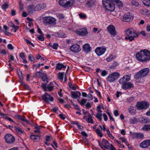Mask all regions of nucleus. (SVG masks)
<instances>
[{
    "label": "nucleus",
    "instance_id": "obj_1",
    "mask_svg": "<svg viewBox=\"0 0 150 150\" xmlns=\"http://www.w3.org/2000/svg\"><path fill=\"white\" fill-rule=\"evenodd\" d=\"M136 57L138 61L145 62L150 60V52L147 49L141 50L136 54Z\"/></svg>",
    "mask_w": 150,
    "mask_h": 150
},
{
    "label": "nucleus",
    "instance_id": "obj_2",
    "mask_svg": "<svg viewBox=\"0 0 150 150\" xmlns=\"http://www.w3.org/2000/svg\"><path fill=\"white\" fill-rule=\"evenodd\" d=\"M125 34L127 36L125 38H137L140 34L144 36H145L146 35L144 31H142L141 32H139L132 29H127L125 30Z\"/></svg>",
    "mask_w": 150,
    "mask_h": 150
},
{
    "label": "nucleus",
    "instance_id": "obj_3",
    "mask_svg": "<svg viewBox=\"0 0 150 150\" xmlns=\"http://www.w3.org/2000/svg\"><path fill=\"white\" fill-rule=\"evenodd\" d=\"M102 2L103 7L105 10L111 12L115 10V4L111 0H103Z\"/></svg>",
    "mask_w": 150,
    "mask_h": 150
},
{
    "label": "nucleus",
    "instance_id": "obj_4",
    "mask_svg": "<svg viewBox=\"0 0 150 150\" xmlns=\"http://www.w3.org/2000/svg\"><path fill=\"white\" fill-rule=\"evenodd\" d=\"M43 23L45 25H53L56 23V19L51 16H45L42 17Z\"/></svg>",
    "mask_w": 150,
    "mask_h": 150
},
{
    "label": "nucleus",
    "instance_id": "obj_5",
    "mask_svg": "<svg viewBox=\"0 0 150 150\" xmlns=\"http://www.w3.org/2000/svg\"><path fill=\"white\" fill-rule=\"evenodd\" d=\"M150 70L148 68H144L138 72L135 75V78L138 79L146 76L149 72Z\"/></svg>",
    "mask_w": 150,
    "mask_h": 150
},
{
    "label": "nucleus",
    "instance_id": "obj_6",
    "mask_svg": "<svg viewBox=\"0 0 150 150\" xmlns=\"http://www.w3.org/2000/svg\"><path fill=\"white\" fill-rule=\"evenodd\" d=\"M120 74L117 72H115L110 74L107 78L108 81L110 83L112 82L119 78Z\"/></svg>",
    "mask_w": 150,
    "mask_h": 150
},
{
    "label": "nucleus",
    "instance_id": "obj_7",
    "mask_svg": "<svg viewBox=\"0 0 150 150\" xmlns=\"http://www.w3.org/2000/svg\"><path fill=\"white\" fill-rule=\"evenodd\" d=\"M59 4L64 8H68L73 5L72 0H59Z\"/></svg>",
    "mask_w": 150,
    "mask_h": 150
},
{
    "label": "nucleus",
    "instance_id": "obj_8",
    "mask_svg": "<svg viewBox=\"0 0 150 150\" xmlns=\"http://www.w3.org/2000/svg\"><path fill=\"white\" fill-rule=\"evenodd\" d=\"M149 105L148 102L144 101L142 102H137L136 107L138 110H141L143 109H147L149 108Z\"/></svg>",
    "mask_w": 150,
    "mask_h": 150
},
{
    "label": "nucleus",
    "instance_id": "obj_9",
    "mask_svg": "<svg viewBox=\"0 0 150 150\" xmlns=\"http://www.w3.org/2000/svg\"><path fill=\"white\" fill-rule=\"evenodd\" d=\"M98 144L101 149H103V147L107 149H109L111 144H110L108 141L105 139H103L102 141V143L99 140L98 141Z\"/></svg>",
    "mask_w": 150,
    "mask_h": 150
},
{
    "label": "nucleus",
    "instance_id": "obj_10",
    "mask_svg": "<svg viewBox=\"0 0 150 150\" xmlns=\"http://www.w3.org/2000/svg\"><path fill=\"white\" fill-rule=\"evenodd\" d=\"M75 32L76 34L81 36H86L88 34V32L86 28L76 30L75 31Z\"/></svg>",
    "mask_w": 150,
    "mask_h": 150
},
{
    "label": "nucleus",
    "instance_id": "obj_11",
    "mask_svg": "<svg viewBox=\"0 0 150 150\" xmlns=\"http://www.w3.org/2000/svg\"><path fill=\"white\" fill-rule=\"evenodd\" d=\"M4 138L6 142L9 144L13 143L15 140L14 137L10 134H6Z\"/></svg>",
    "mask_w": 150,
    "mask_h": 150
},
{
    "label": "nucleus",
    "instance_id": "obj_12",
    "mask_svg": "<svg viewBox=\"0 0 150 150\" xmlns=\"http://www.w3.org/2000/svg\"><path fill=\"white\" fill-rule=\"evenodd\" d=\"M133 18V17L129 12L125 14L122 17L121 20L123 21L129 22Z\"/></svg>",
    "mask_w": 150,
    "mask_h": 150
},
{
    "label": "nucleus",
    "instance_id": "obj_13",
    "mask_svg": "<svg viewBox=\"0 0 150 150\" xmlns=\"http://www.w3.org/2000/svg\"><path fill=\"white\" fill-rule=\"evenodd\" d=\"M69 49L71 51L74 53H77L79 52L81 50L79 45L77 44H74L70 47Z\"/></svg>",
    "mask_w": 150,
    "mask_h": 150
},
{
    "label": "nucleus",
    "instance_id": "obj_14",
    "mask_svg": "<svg viewBox=\"0 0 150 150\" xmlns=\"http://www.w3.org/2000/svg\"><path fill=\"white\" fill-rule=\"evenodd\" d=\"M106 50L105 47H98L95 49V52L98 56H100L103 54Z\"/></svg>",
    "mask_w": 150,
    "mask_h": 150
},
{
    "label": "nucleus",
    "instance_id": "obj_15",
    "mask_svg": "<svg viewBox=\"0 0 150 150\" xmlns=\"http://www.w3.org/2000/svg\"><path fill=\"white\" fill-rule=\"evenodd\" d=\"M43 100L47 103H49V101H53V98L47 93H45L42 96Z\"/></svg>",
    "mask_w": 150,
    "mask_h": 150
},
{
    "label": "nucleus",
    "instance_id": "obj_16",
    "mask_svg": "<svg viewBox=\"0 0 150 150\" xmlns=\"http://www.w3.org/2000/svg\"><path fill=\"white\" fill-rule=\"evenodd\" d=\"M108 31L113 37H115L117 34V32L115 27L113 25H110L107 27Z\"/></svg>",
    "mask_w": 150,
    "mask_h": 150
},
{
    "label": "nucleus",
    "instance_id": "obj_17",
    "mask_svg": "<svg viewBox=\"0 0 150 150\" xmlns=\"http://www.w3.org/2000/svg\"><path fill=\"white\" fill-rule=\"evenodd\" d=\"M122 84V88L125 90L134 87L133 84L130 82H124Z\"/></svg>",
    "mask_w": 150,
    "mask_h": 150
},
{
    "label": "nucleus",
    "instance_id": "obj_18",
    "mask_svg": "<svg viewBox=\"0 0 150 150\" xmlns=\"http://www.w3.org/2000/svg\"><path fill=\"white\" fill-rule=\"evenodd\" d=\"M150 146V139L146 140L142 142L140 144L139 146L142 148H147Z\"/></svg>",
    "mask_w": 150,
    "mask_h": 150
},
{
    "label": "nucleus",
    "instance_id": "obj_19",
    "mask_svg": "<svg viewBox=\"0 0 150 150\" xmlns=\"http://www.w3.org/2000/svg\"><path fill=\"white\" fill-rule=\"evenodd\" d=\"M131 75H126L121 78L119 81L120 83H123V82L127 81L130 79Z\"/></svg>",
    "mask_w": 150,
    "mask_h": 150
},
{
    "label": "nucleus",
    "instance_id": "obj_20",
    "mask_svg": "<svg viewBox=\"0 0 150 150\" xmlns=\"http://www.w3.org/2000/svg\"><path fill=\"white\" fill-rule=\"evenodd\" d=\"M83 51L86 53H88L91 51V47L89 45L86 44L83 46Z\"/></svg>",
    "mask_w": 150,
    "mask_h": 150
},
{
    "label": "nucleus",
    "instance_id": "obj_21",
    "mask_svg": "<svg viewBox=\"0 0 150 150\" xmlns=\"http://www.w3.org/2000/svg\"><path fill=\"white\" fill-rule=\"evenodd\" d=\"M36 8V6L34 5H31L28 7L27 10L29 13L32 14L34 11H37V10H35Z\"/></svg>",
    "mask_w": 150,
    "mask_h": 150
},
{
    "label": "nucleus",
    "instance_id": "obj_22",
    "mask_svg": "<svg viewBox=\"0 0 150 150\" xmlns=\"http://www.w3.org/2000/svg\"><path fill=\"white\" fill-rule=\"evenodd\" d=\"M46 5L45 3H40L36 6V8L35 9L37 11L41 10L45 8L46 7Z\"/></svg>",
    "mask_w": 150,
    "mask_h": 150
},
{
    "label": "nucleus",
    "instance_id": "obj_23",
    "mask_svg": "<svg viewBox=\"0 0 150 150\" xmlns=\"http://www.w3.org/2000/svg\"><path fill=\"white\" fill-rule=\"evenodd\" d=\"M95 2V0H88L86 5L88 8H91L93 6Z\"/></svg>",
    "mask_w": 150,
    "mask_h": 150
},
{
    "label": "nucleus",
    "instance_id": "obj_24",
    "mask_svg": "<svg viewBox=\"0 0 150 150\" xmlns=\"http://www.w3.org/2000/svg\"><path fill=\"white\" fill-rule=\"evenodd\" d=\"M30 137L32 139L36 142H38L40 139V136L38 135H31Z\"/></svg>",
    "mask_w": 150,
    "mask_h": 150
},
{
    "label": "nucleus",
    "instance_id": "obj_25",
    "mask_svg": "<svg viewBox=\"0 0 150 150\" xmlns=\"http://www.w3.org/2000/svg\"><path fill=\"white\" fill-rule=\"evenodd\" d=\"M88 117L86 119L85 118L86 117V116H84L83 117V119H86V120L89 123H91L93 124L94 122L93 121V119L92 118V117L91 115L89 113H88Z\"/></svg>",
    "mask_w": 150,
    "mask_h": 150
},
{
    "label": "nucleus",
    "instance_id": "obj_26",
    "mask_svg": "<svg viewBox=\"0 0 150 150\" xmlns=\"http://www.w3.org/2000/svg\"><path fill=\"white\" fill-rule=\"evenodd\" d=\"M34 129H35V130H34V132L37 134L38 135H39L41 134V132L40 131V130L41 127L40 126H39L38 125L34 126Z\"/></svg>",
    "mask_w": 150,
    "mask_h": 150
},
{
    "label": "nucleus",
    "instance_id": "obj_27",
    "mask_svg": "<svg viewBox=\"0 0 150 150\" xmlns=\"http://www.w3.org/2000/svg\"><path fill=\"white\" fill-rule=\"evenodd\" d=\"M71 95L73 98H76L80 96L81 93L79 91H74L71 93Z\"/></svg>",
    "mask_w": 150,
    "mask_h": 150
},
{
    "label": "nucleus",
    "instance_id": "obj_28",
    "mask_svg": "<svg viewBox=\"0 0 150 150\" xmlns=\"http://www.w3.org/2000/svg\"><path fill=\"white\" fill-rule=\"evenodd\" d=\"M0 116H1L3 118L6 119L10 122L13 123L14 122L10 117H8L6 114L3 113L1 112H0Z\"/></svg>",
    "mask_w": 150,
    "mask_h": 150
},
{
    "label": "nucleus",
    "instance_id": "obj_29",
    "mask_svg": "<svg viewBox=\"0 0 150 150\" xmlns=\"http://www.w3.org/2000/svg\"><path fill=\"white\" fill-rule=\"evenodd\" d=\"M111 1H113V2H115L119 8L122 7L123 4L121 1L120 0H111Z\"/></svg>",
    "mask_w": 150,
    "mask_h": 150
},
{
    "label": "nucleus",
    "instance_id": "obj_30",
    "mask_svg": "<svg viewBox=\"0 0 150 150\" xmlns=\"http://www.w3.org/2000/svg\"><path fill=\"white\" fill-rule=\"evenodd\" d=\"M57 33H53L50 31L47 33L45 35L47 38H50L52 37H56V35H57Z\"/></svg>",
    "mask_w": 150,
    "mask_h": 150
},
{
    "label": "nucleus",
    "instance_id": "obj_31",
    "mask_svg": "<svg viewBox=\"0 0 150 150\" xmlns=\"http://www.w3.org/2000/svg\"><path fill=\"white\" fill-rule=\"evenodd\" d=\"M134 136L138 139H142L144 138V135L143 134L136 133L134 134Z\"/></svg>",
    "mask_w": 150,
    "mask_h": 150
},
{
    "label": "nucleus",
    "instance_id": "obj_32",
    "mask_svg": "<svg viewBox=\"0 0 150 150\" xmlns=\"http://www.w3.org/2000/svg\"><path fill=\"white\" fill-rule=\"evenodd\" d=\"M66 66H65L62 64H60L59 63L57 64L56 67V69L59 70H60L62 68H66Z\"/></svg>",
    "mask_w": 150,
    "mask_h": 150
},
{
    "label": "nucleus",
    "instance_id": "obj_33",
    "mask_svg": "<svg viewBox=\"0 0 150 150\" xmlns=\"http://www.w3.org/2000/svg\"><path fill=\"white\" fill-rule=\"evenodd\" d=\"M41 77L42 79V81L44 82L46 81L47 83L48 82L47 80L48 79V78L47 77L46 74L43 73Z\"/></svg>",
    "mask_w": 150,
    "mask_h": 150
},
{
    "label": "nucleus",
    "instance_id": "obj_34",
    "mask_svg": "<svg viewBox=\"0 0 150 150\" xmlns=\"http://www.w3.org/2000/svg\"><path fill=\"white\" fill-rule=\"evenodd\" d=\"M37 31L39 34V36L37 38H44V34L42 32L41 30L38 27Z\"/></svg>",
    "mask_w": 150,
    "mask_h": 150
},
{
    "label": "nucleus",
    "instance_id": "obj_35",
    "mask_svg": "<svg viewBox=\"0 0 150 150\" xmlns=\"http://www.w3.org/2000/svg\"><path fill=\"white\" fill-rule=\"evenodd\" d=\"M57 35H56V37L58 38H65L66 36L64 33L63 32L57 33Z\"/></svg>",
    "mask_w": 150,
    "mask_h": 150
},
{
    "label": "nucleus",
    "instance_id": "obj_36",
    "mask_svg": "<svg viewBox=\"0 0 150 150\" xmlns=\"http://www.w3.org/2000/svg\"><path fill=\"white\" fill-rule=\"evenodd\" d=\"M15 130L16 131L17 133L19 134H21L23 133V131L22 129L20 127H18L16 126L14 127Z\"/></svg>",
    "mask_w": 150,
    "mask_h": 150
},
{
    "label": "nucleus",
    "instance_id": "obj_37",
    "mask_svg": "<svg viewBox=\"0 0 150 150\" xmlns=\"http://www.w3.org/2000/svg\"><path fill=\"white\" fill-rule=\"evenodd\" d=\"M144 4L147 6H150V0H143Z\"/></svg>",
    "mask_w": 150,
    "mask_h": 150
},
{
    "label": "nucleus",
    "instance_id": "obj_38",
    "mask_svg": "<svg viewBox=\"0 0 150 150\" xmlns=\"http://www.w3.org/2000/svg\"><path fill=\"white\" fill-rule=\"evenodd\" d=\"M142 129L144 130L149 131L150 130V125H145Z\"/></svg>",
    "mask_w": 150,
    "mask_h": 150
},
{
    "label": "nucleus",
    "instance_id": "obj_39",
    "mask_svg": "<svg viewBox=\"0 0 150 150\" xmlns=\"http://www.w3.org/2000/svg\"><path fill=\"white\" fill-rule=\"evenodd\" d=\"M129 112L132 114H134L136 113V111L134 109L133 107L132 106H130L128 109Z\"/></svg>",
    "mask_w": 150,
    "mask_h": 150
},
{
    "label": "nucleus",
    "instance_id": "obj_40",
    "mask_svg": "<svg viewBox=\"0 0 150 150\" xmlns=\"http://www.w3.org/2000/svg\"><path fill=\"white\" fill-rule=\"evenodd\" d=\"M141 121L142 123H149L150 121L149 119L144 117H142V118Z\"/></svg>",
    "mask_w": 150,
    "mask_h": 150
},
{
    "label": "nucleus",
    "instance_id": "obj_41",
    "mask_svg": "<svg viewBox=\"0 0 150 150\" xmlns=\"http://www.w3.org/2000/svg\"><path fill=\"white\" fill-rule=\"evenodd\" d=\"M42 73H41L40 71L37 72L35 74L34 77H41Z\"/></svg>",
    "mask_w": 150,
    "mask_h": 150
},
{
    "label": "nucleus",
    "instance_id": "obj_42",
    "mask_svg": "<svg viewBox=\"0 0 150 150\" xmlns=\"http://www.w3.org/2000/svg\"><path fill=\"white\" fill-rule=\"evenodd\" d=\"M131 2L132 4L136 6H138L139 5V3L135 0H132Z\"/></svg>",
    "mask_w": 150,
    "mask_h": 150
},
{
    "label": "nucleus",
    "instance_id": "obj_43",
    "mask_svg": "<svg viewBox=\"0 0 150 150\" xmlns=\"http://www.w3.org/2000/svg\"><path fill=\"white\" fill-rule=\"evenodd\" d=\"M134 100V98L133 96H131L129 97L127 99V102H131Z\"/></svg>",
    "mask_w": 150,
    "mask_h": 150
},
{
    "label": "nucleus",
    "instance_id": "obj_44",
    "mask_svg": "<svg viewBox=\"0 0 150 150\" xmlns=\"http://www.w3.org/2000/svg\"><path fill=\"white\" fill-rule=\"evenodd\" d=\"M97 134L100 137H102L103 136V134L101 133L99 129H96V130Z\"/></svg>",
    "mask_w": 150,
    "mask_h": 150
},
{
    "label": "nucleus",
    "instance_id": "obj_45",
    "mask_svg": "<svg viewBox=\"0 0 150 150\" xmlns=\"http://www.w3.org/2000/svg\"><path fill=\"white\" fill-rule=\"evenodd\" d=\"M64 72L59 73L58 77L61 80H63V78Z\"/></svg>",
    "mask_w": 150,
    "mask_h": 150
},
{
    "label": "nucleus",
    "instance_id": "obj_46",
    "mask_svg": "<svg viewBox=\"0 0 150 150\" xmlns=\"http://www.w3.org/2000/svg\"><path fill=\"white\" fill-rule=\"evenodd\" d=\"M96 116L97 118L99 119V120L100 121L102 120V115L101 114L98 113L97 115H96Z\"/></svg>",
    "mask_w": 150,
    "mask_h": 150
},
{
    "label": "nucleus",
    "instance_id": "obj_47",
    "mask_svg": "<svg viewBox=\"0 0 150 150\" xmlns=\"http://www.w3.org/2000/svg\"><path fill=\"white\" fill-rule=\"evenodd\" d=\"M79 15L80 18L84 19L86 18V15L84 14L79 13Z\"/></svg>",
    "mask_w": 150,
    "mask_h": 150
},
{
    "label": "nucleus",
    "instance_id": "obj_48",
    "mask_svg": "<svg viewBox=\"0 0 150 150\" xmlns=\"http://www.w3.org/2000/svg\"><path fill=\"white\" fill-rule=\"evenodd\" d=\"M44 65V64H39L38 65H33V68L34 69V68H36V69H37V68H39L40 65L43 66Z\"/></svg>",
    "mask_w": 150,
    "mask_h": 150
},
{
    "label": "nucleus",
    "instance_id": "obj_49",
    "mask_svg": "<svg viewBox=\"0 0 150 150\" xmlns=\"http://www.w3.org/2000/svg\"><path fill=\"white\" fill-rule=\"evenodd\" d=\"M28 59L31 62L34 61V57L31 54H30L28 55Z\"/></svg>",
    "mask_w": 150,
    "mask_h": 150
},
{
    "label": "nucleus",
    "instance_id": "obj_50",
    "mask_svg": "<svg viewBox=\"0 0 150 150\" xmlns=\"http://www.w3.org/2000/svg\"><path fill=\"white\" fill-rule=\"evenodd\" d=\"M13 28L11 29V31H14L16 32V31L18 30L19 27L18 26H16L14 27H13Z\"/></svg>",
    "mask_w": 150,
    "mask_h": 150
},
{
    "label": "nucleus",
    "instance_id": "obj_51",
    "mask_svg": "<svg viewBox=\"0 0 150 150\" xmlns=\"http://www.w3.org/2000/svg\"><path fill=\"white\" fill-rule=\"evenodd\" d=\"M108 74V72L105 70H104L102 71L101 73V75L103 76H105Z\"/></svg>",
    "mask_w": 150,
    "mask_h": 150
},
{
    "label": "nucleus",
    "instance_id": "obj_52",
    "mask_svg": "<svg viewBox=\"0 0 150 150\" xmlns=\"http://www.w3.org/2000/svg\"><path fill=\"white\" fill-rule=\"evenodd\" d=\"M69 87L72 90H76V88L73 86V85L70 83H69Z\"/></svg>",
    "mask_w": 150,
    "mask_h": 150
},
{
    "label": "nucleus",
    "instance_id": "obj_53",
    "mask_svg": "<svg viewBox=\"0 0 150 150\" xmlns=\"http://www.w3.org/2000/svg\"><path fill=\"white\" fill-rule=\"evenodd\" d=\"M120 139L123 142L125 143L126 145L127 144V141L125 139V138L122 137L120 138Z\"/></svg>",
    "mask_w": 150,
    "mask_h": 150
},
{
    "label": "nucleus",
    "instance_id": "obj_54",
    "mask_svg": "<svg viewBox=\"0 0 150 150\" xmlns=\"http://www.w3.org/2000/svg\"><path fill=\"white\" fill-rule=\"evenodd\" d=\"M8 7V5L7 4H5L2 5V8L4 10H5Z\"/></svg>",
    "mask_w": 150,
    "mask_h": 150
},
{
    "label": "nucleus",
    "instance_id": "obj_55",
    "mask_svg": "<svg viewBox=\"0 0 150 150\" xmlns=\"http://www.w3.org/2000/svg\"><path fill=\"white\" fill-rule=\"evenodd\" d=\"M25 40L26 42L27 43V44H30L32 46L34 47V45L29 40H28L26 39H24Z\"/></svg>",
    "mask_w": 150,
    "mask_h": 150
},
{
    "label": "nucleus",
    "instance_id": "obj_56",
    "mask_svg": "<svg viewBox=\"0 0 150 150\" xmlns=\"http://www.w3.org/2000/svg\"><path fill=\"white\" fill-rule=\"evenodd\" d=\"M20 120L21 121L25 122L26 123H28V121L25 119V117H21Z\"/></svg>",
    "mask_w": 150,
    "mask_h": 150
},
{
    "label": "nucleus",
    "instance_id": "obj_57",
    "mask_svg": "<svg viewBox=\"0 0 150 150\" xmlns=\"http://www.w3.org/2000/svg\"><path fill=\"white\" fill-rule=\"evenodd\" d=\"M42 85L41 86H42V88L43 89H44V91H47V88H46V84H45L44 83H42Z\"/></svg>",
    "mask_w": 150,
    "mask_h": 150
},
{
    "label": "nucleus",
    "instance_id": "obj_58",
    "mask_svg": "<svg viewBox=\"0 0 150 150\" xmlns=\"http://www.w3.org/2000/svg\"><path fill=\"white\" fill-rule=\"evenodd\" d=\"M107 114L108 115L110 120L112 121H114L115 120L114 118L112 117V116L111 115L110 113L109 112H107Z\"/></svg>",
    "mask_w": 150,
    "mask_h": 150
},
{
    "label": "nucleus",
    "instance_id": "obj_59",
    "mask_svg": "<svg viewBox=\"0 0 150 150\" xmlns=\"http://www.w3.org/2000/svg\"><path fill=\"white\" fill-rule=\"evenodd\" d=\"M58 46V45L57 44L54 43L53 44L52 47L53 49H54L55 50H57V48Z\"/></svg>",
    "mask_w": 150,
    "mask_h": 150
},
{
    "label": "nucleus",
    "instance_id": "obj_60",
    "mask_svg": "<svg viewBox=\"0 0 150 150\" xmlns=\"http://www.w3.org/2000/svg\"><path fill=\"white\" fill-rule=\"evenodd\" d=\"M86 100L85 99H83L80 103V104L82 105H83L84 103H86Z\"/></svg>",
    "mask_w": 150,
    "mask_h": 150
},
{
    "label": "nucleus",
    "instance_id": "obj_61",
    "mask_svg": "<svg viewBox=\"0 0 150 150\" xmlns=\"http://www.w3.org/2000/svg\"><path fill=\"white\" fill-rule=\"evenodd\" d=\"M8 47L9 49L11 50H13L14 48L13 47L11 44H9L8 45Z\"/></svg>",
    "mask_w": 150,
    "mask_h": 150
},
{
    "label": "nucleus",
    "instance_id": "obj_62",
    "mask_svg": "<svg viewBox=\"0 0 150 150\" xmlns=\"http://www.w3.org/2000/svg\"><path fill=\"white\" fill-rule=\"evenodd\" d=\"M113 59V56H110L109 57L106 58V60L108 62L111 61Z\"/></svg>",
    "mask_w": 150,
    "mask_h": 150
},
{
    "label": "nucleus",
    "instance_id": "obj_63",
    "mask_svg": "<svg viewBox=\"0 0 150 150\" xmlns=\"http://www.w3.org/2000/svg\"><path fill=\"white\" fill-rule=\"evenodd\" d=\"M8 25L12 27H13L16 26L14 24L12 21L9 22Z\"/></svg>",
    "mask_w": 150,
    "mask_h": 150
},
{
    "label": "nucleus",
    "instance_id": "obj_64",
    "mask_svg": "<svg viewBox=\"0 0 150 150\" xmlns=\"http://www.w3.org/2000/svg\"><path fill=\"white\" fill-rule=\"evenodd\" d=\"M47 89L48 90L50 91H52L53 90V86H48L47 88Z\"/></svg>",
    "mask_w": 150,
    "mask_h": 150
}]
</instances>
